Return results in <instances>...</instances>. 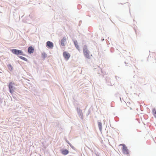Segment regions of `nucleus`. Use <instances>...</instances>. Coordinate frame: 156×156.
<instances>
[{
    "label": "nucleus",
    "mask_w": 156,
    "mask_h": 156,
    "mask_svg": "<svg viewBox=\"0 0 156 156\" xmlns=\"http://www.w3.org/2000/svg\"><path fill=\"white\" fill-rule=\"evenodd\" d=\"M83 53L84 56L90 59L92 57V55L90 54V52L86 46H84L83 48Z\"/></svg>",
    "instance_id": "1"
},
{
    "label": "nucleus",
    "mask_w": 156,
    "mask_h": 156,
    "mask_svg": "<svg viewBox=\"0 0 156 156\" xmlns=\"http://www.w3.org/2000/svg\"><path fill=\"white\" fill-rule=\"evenodd\" d=\"M14 83L12 81L10 82L8 85L9 92L11 94H12L15 92V88L14 87Z\"/></svg>",
    "instance_id": "2"
},
{
    "label": "nucleus",
    "mask_w": 156,
    "mask_h": 156,
    "mask_svg": "<svg viewBox=\"0 0 156 156\" xmlns=\"http://www.w3.org/2000/svg\"><path fill=\"white\" fill-rule=\"evenodd\" d=\"M120 145L122 146V151L123 154H125L128 155L129 153V150L125 145L123 144H120Z\"/></svg>",
    "instance_id": "3"
},
{
    "label": "nucleus",
    "mask_w": 156,
    "mask_h": 156,
    "mask_svg": "<svg viewBox=\"0 0 156 156\" xmlns=\"http://www.w3.org/2000/svg\"><path fill=\"white\" fill-rule=\"evenodd\" d=\"M12 53L16 55H17L20 54L21 55H23V52L21 50L16 49H13L12 50Z\"/></svg>",
    "instance_id": "4"
},
{
    "label": "nucleus",
    "mask_w": 156,
    "mask_h": 156,
    "mask_svg": "<svg viewBox=\"0 0 156 156\" xmlns=\"http://www.w3.org/2000/svg\"><path fill=\"white\" fill-rule=\"evenodd\" d=\"M67 38L66 37H64L61 40V44L62 46H65L66 44V43Z\"/></svg>",
    "instance_id": "5"
},
{
    "label": "nucleus",
    "mask_w": 156,
    "mask_h": 156,
    "mask_svg": "<svg viewBox=\"0 0 156 156\" xmlns=\"http://www.w3.org/2000/svg\"><path fill=\"white\" fill-rule=\"evenodd\" d=\"M63 56L66 60H68L70 57V54L66 51H64L63 53Z\"/></svg>",
    "instance_id": "6"
},
{
    "label": "nucleus",
    "mask_w": 156,
    "mask_h": 156,
    "mask_svg": "<svg viewBox=\"0 0 156 156\" xmlns=\"http://www.w3.org/2000/svg\"><path fill=\"white\" fill-rule=\"evenodd\" d=\"M46 46L48 48H52L53 47V44L52 42L50 41H48L46 43Z\"/></svg>",
    "instance_id": "7"
},
{
    "label": "nucleus",
    "mask_w": 156,
    "mask_h": 156,
    "mask_svg": "<svg viewBox=\"0 0 156 156\" xmlns=\"http://www.w3.org/2000/svg\"><path fill=\"white\" fill-rule=\"evenodd\" d=\"M34 48L32 47H29L28 48V53L30 54L32 53H33L34 51Z\"/></svg>",
    "instance_id": "8"
},
{
    "label": "nucleus",
    "mask_w": 156,
    "mask_h": 156,
    "mask_svg": "<svg viewBox=\"0 0 156 156\" xmlns=\"http://www.w3.org/2000/svg\"><path fill=\"white\" fill-rule=\"evenodd\" d=\"M74 44L76 47V48L78 49V50H79V46L78 45V42H77V41H74Z\"/></svg>",
    "instance_id": "9"
},
{
    "label": "nucleus",
    "mask_w": 156,
    "mask_h": 156,
    "mask_svg": "<svg viewBox=\"0 0 156 156\" xmlns=\"http://www.w3.org/2000/svg\"><path fill=\"white\" fill-rule=\"evenodd\" d=\"M62 153L64 155H66L69 153V151L67 150H64L62 152Z\"/></svg>",
    "instance_id": "10"
},
{
    "label": "nucleus",
    "mask_w": 156,
    "mask_h": 156,
    "mask_svg": "<svg viewBox=\"0 0 156 156\" xmlns=\"http://www.w3.org/2000/svg\"><path fill=\"white\" fill-rule=\"evenodd\" d=\"M98 124L99 129L101 130L102 129V123L101 122H98Z\"/></svg>",
    "instance_id": "11"
},
{
    "label": "nucleus",
    "mask_w": 156,
    "mask_h": 156,
    "mask_svg": "<svg viewBox=\"0 0 156 156\" xmlns=\"http://www.w3.org/2000/svg\"><path fill=\"white\" fill-rule=\"evenodd\" d=\"M153 114L154 116L156 118V110L154 108L152 110Z\"/></svg>",
    "instance_id": "12"
},
{
    "label": "nucleus",
    "mask_w": 156,
    "mask_h": 156,
    "mask_svg": "<svg viewBox=\"0 0 156 156\" xmlns=\"http://www.w3.org/2000/svg\"><path fill=\"white\" fill-rule=\"evenodd\" d=\"M9 69L10 71H12V70L13 67L10 64H9L8 66Z\"/></svg>",
    "instance_id": "13"
},
{
    "label": "nucleus",
    "mask_w": 156,
    "mask_h": 156,
    "mask_svg": "<svg viewBox=\"0 0 156 156\" xmlns=\"http://www.w3.org/2000/svg\"><path fill=\"white\" fill-rule=\"evenodd\" d=\"M19 58L24 61H27V59L26 58L24 57H23L22 56H20L19 57Z\"/></svg>",
    "instance_id": "14"
}]
</instances>
